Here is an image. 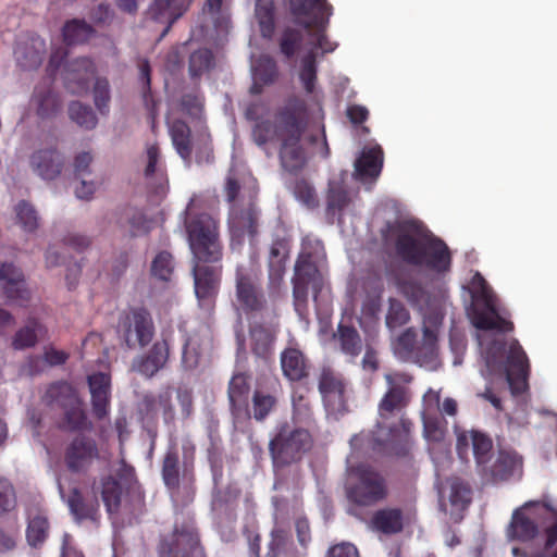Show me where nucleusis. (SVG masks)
Listing matches in <instances>:
<instances>
[{
  "mask_svg": "<svg viewBox=\"0 0 557 557\" xmlns=\"http://www.w3.org/2000/svg\"><path fill=\"white\" fill-rule=\"evenodd\" d=\"M306 126L305 102L294 97L277 110L273 123L262 120L255 124L252 139L268 156L273 154V147L278 144L282 166L288 172H296L304 168L308 159L302 144Z\"/></svg>",
  "mask_w": 557,
  "mask_h": 557,
  "instance_id": "obj_3",
  "label": "nucleus"
},
{
  "mask_svg": "<svg viewBox=\"0 0 557 557\" xmlns=\"http://www.w3.org/2000/svg\"><path fill=\"white\" fill-rule=\"evenodd\" d=\"M288 256V247L285 242H276L272 245L269 259V280L273 288L280 286Z\"/></svg>",
  "mask_w": 557,
  "mask_h": 557,
  "instance_id": "obj_38",
  "label": "nucleus"
},
{
  "mask_svg": "<svg viewBox=\"0 0 557 557\" xmlns=\"http://www.w3.org/2000/svg\"><path fill=\"white\" fill-rule=\"evenodd\" d=\"M521 468V458L515 451L500 450L483 476L493 481L507 480L511 476L520 475Z\"/></svg>",
  "mask_w": 557,
  "mask_h": 557,
  "instance_id": "obj_31",
  "label": "nucleus"
},
{
  "mask_svg": "<svg viewBox=\"0 0 557 557\" xmlns=\"http://www.w3.org/2000/svg\"><path fill=\"white\" fill-rule=\"evenodd\" d=\"M372 524L383 533H397L403 529L404 516L399 509H383L375 513Z\"/></svg>",
  "mask_w": 557,
  "mask_h": 557,
  "instance_id": "obj_41",
  "label": "nucleus"
},
{
  "mask_svg": "<svg viewBox=\"0 0 557 557\" xmlns=\"http://www.w3.org/2000/svg\"><path fill=\"white\" fill-rule=\"evenodd\" d=\"M162 478L170 490L176 488L178 483V457L173 451H168L165 455L162 467Z\"/></svg>",
  "mask_w": 557,
  "mask_h": 557,
  "instance_id": "obj_56",
  "label": "nucleus"
},
{
  "mask_svg": "<svg viewBox=\"0 0 557 557\" xmlns=\"http://www.w3.org/2000/svg\"><path fill=\"white\" fill-rule=\"evenodd\" d=\"M334 336L338 341L344 354L350 357H356L360 354L362 343L358 332L354 327L339 324L338 332Z\"/></svg>",
  "mask_w": 557,
  "mask_h": 557,
  "instance_id": "obj_45",
  "label": "nucleus"
},
{
  "mask_svg": "<svg viewBox=\"0 0 557 557\" xmlns=\"http://www.w3.org/2000/svg\"><path fill=\"white\" fill-rule=\"evenodd\" d=\"M202 113V101L197 95L183 96L180 108L172 107L166 122L172 144L178 156L186 162L189 161L193 151V137L190 127L181 115H188L193 121L199 120Z\"/></svg>",
  "mask_w": 557,
  "mask_h": 557,
  "instance_id": "obj_11",
  "label": "nucleus"
},
{
  "mask_svg": "<svg viewBox=\"0 0 557 557\" xmlns=\"http://www.w3.org/2000/svg\"><path fill=\"white\" fill-rule=\"evenodd\" d=\"M253 20L264 38H271L275 27L274 0H256Z\"/></svg>",
  "mask_w": 557,
  "mask_h": 557,
  "instance_id": "obj_39",
  "label": "nucleus"
},
{
  "mask_svg": "<svg viewBox=\"0 0 557 557\" xmlns=\"http://www.w3.org/2000/svg\"><path fill=\"white\" fill-rule=\"evenodd\" d=\"M16 505L15 491L11 482L0 478V515L11 511Z\"/></svg>",
  "mask_w": 557,
  "mask_h": 557,
  "instance_id": "obj_60",
  "label": "nucleus"
},
{
  "mask_svg": "<svg viewBox=\"0 0 557 557\" xmlns=\"http://www.w3.org/2000/svg\"><path fill=\"white\" fill-rule=\"evenodd\" d=\"M319 389L326 411L338 414L346 409V385L339 374L324 370L321 374Z\"/></svg>",
  "mask_w": 557,
  "mask_h": 557,
  "instance_id": "obj_21",
  "label": "nucleus"
},
{
  "mask_svg": "<svg viewBox=\"0 0 557 557\" xmlns=\"http://www.w3.org/2000/svg\"><path fill=\"white\" fill-rule=\"evenodd\" d=\"M324 247L315 237L306 236L302 239L301 251L295 265L294 300L295 309L301 314L311 288L313 298L323 290L324 285Z\"/></svg>",
  "mask_w": 557,
  "mask_h": 557,
  "instance_id": "obj_8",
  "label": "nucleus"
},
{
  "mask_svg": "<svg viewBox=\"0 0 557 557\" xmlns=\"http://www.w3.org/2000/svg\"><path fill=\"white\" fill-rule=\"evenodd\" d=\"M66 52L55 50L50 58V67L60 71L65 87L73 94H83L88 90L89 82L95 75L94 63L87 58L74 59L63 66L62 60Z\"/></svg>",
  "mask_w": 557,
  "mask_h": 557,
  "instance_id": "obj_17",
  "label": "nucleus"
},
{
  "mask_svg": "<svg viewBox=\"0 0 557 557\" xmlns=\"http://www.w3.org/2000/svg\"><path fill=\"white\" fill-rule=\"evenodd\" d=\"M47 533L48 521L45 516L38 513L29 519L26 537L32 546L41 544L46 540Z\"/></svg>",
  "mask_w": 557,
  "mask_h": 557,
  "instance_id": "obj_53",
  "label": "nucleus"
},
{
  "mask_svg": "<svg viewBox=\"0 0 557 557\" xmlns=\"http://www.w3.org/2000/svg\"><path fill=\"white\" fill-rule=\"evenodd\" d=\"M45 42L36 37L32 39V50L28 52L26 47L18 46L15 50V57L21 67L32 70L39 66L42 62V52Z\"/></svg>",
  "mask_w": 557,
  "mask_h": 557,
  "instance_id": "obj_42",
  "label": "nucleus"
},
{
  "mask_svg": "<svg viewBox=\"0 0 557 557\" xmlns=\"http://www.w3.org/2000/svg\"><path fill=\"white\" fill-rule=\"evenodd\" d=\"M295 197L305 206L312 208L317 205V196L313 188L307 182H297L294 188Z\"/></svg>",
  "mask_w": 557,
  "mask_h": 557,
  "instance_id": "obj_64",
  "label": "nucleus"
},
{
  "mask_svg": "<svg viewBox=\"0 0 557 557\" xmlns=\"http://www.w3.org/2000/svg\"><path fill=\"white\" fill-rule=\"evenodd\" d=\"M70 510L77 521L90 519L96 521L98 518V506L86 505L81 495L75 491L67 500Z\"/></svg>",
  "mask_w": 557,
  "mask_h": 557,
  "instance_id": "obj_52",
  "label": "nucleus"
},
{
  "mask_svg": "<svg viewBox=\"0 0 557 557\" xmlns=\"http://www.w3.org/2000/svg\"><path fill=\"white\" fill-rule=\"evenodd\" d=\"M226 196L231 205L230 230L232 248L242 245L246 234L256 233L257 211L251 202L257 184L250 173L232 169L226 180Z\"/></svg>",
  "mask_w": 557,
  "mask_h": 557,
  "instance_id": "obj_7",
  "label": "nucleus"
},
{
  "mask_svg": "<svg viewBox=\"0 0 557 557\" xmlns=\"http://www.w3.org/2000/svg\"><path fill=\"white\" fill-rule=\"evenodd\" d=\"M146 165L144 170L147 184L153 188L157 194H162L166 187V176L160 159L158 146L150 144L146 147Z\"/></svg>",
  "mask_w": 557,
  "mask_h": 557,
  "instance_id": "obj_32",
  "label": "nucleus"
},
{
  "mask_svg": "<svg viewBox=\"0 0 557 557\" xmlns=\"http://www.w3.org/2000/svg\"><path fill=\"white\" fill-rule=\"evenodd\" d=\"M440 507L448 512L455 521L461 519V512L470 503V490L458 479H453L447 486L438 487Z\"/></svg>",
  "mask_w": 557,
  "mask_h": 557,
  "instance_id": "obj_23",
  "label": "nucleus"
},
{
  "mask_svg": "<svg viewBox=\"0 0 557 557\" xmlns=\"http://www.w3.org/2000/svg\"><path fill=\"white\" fill-rule=\"evenodd\" d=\"M212 64V54L207 49H200L191 53L189 59V73L197 77L209 70Z\"/></svg>",
  "mask_w": 557,
  "mask_h": 557,
  "instance_id": "obj_59",
  "label": "nucleus"
},
{
  "mask_svg": "<svg viewBox=\"0 0 557 557\" xmlns=\"http://www.w3.org/2000/svg\"><path fill=\"white\" fill-rule=\"evenodd\" d=\"M535 504H525L523 508L517 509L512 515L511 523L508 528V536L520 541H529L537 533V527L531 517L527 516L525 510Z\"/></svg>",
  "mask_w": 557,
  "mask_h": 557,
  "instance_id": "obj_37",
  "label": "nucleus"
},
{
  "mask_svg": "<svg viewBox=\"0 0 557 557\" xmlns=\"http://www.w3.org/2000/svg\"><path fill=\"white\" fill-rule=\"evenodd\" d=\"M293 403V421L294 424H307L311 418V410L309 401L301 394L295 392L292 398Z\"/></svg>",
  "mask_w": 557,
  "mask_h": 557,
  "instance_id": "obj_58",
  "label": "nucleus"
},
{
  "mask_svg": "<svg viewBox=\"0 0 557 557\" xmlns=\"http://www.w3.org/2000/svg\"><path fill=\"white\" fill-rule=\"evenodd\" d=\"M98 458V449L91 438L77 436L69 445L65 454L67 467L73 471L86 470Z\"/></svg>",
  "mask_w": 557,
  "mask_h": 557,
  "instance_id": "obj_27",
  "label": "nucleus"
},
{
  "mask_svg": "<svg viewBox=\"0 0 557 557\" xmlns=\"http://www.w3.org/2000/svg\"><path fill=\"white\" fill-rule=\"evenodd\" d=\"M69 116L78 126L91 129L97 125V117L91 108L78 101H73L69 104Z\"/></svg>",
  "mask_w": 557,
  "mask_h": 557,
  "instance_id": "obj_49",
  "label": "nucleus"
},
{
  "mask_svg": "<svg viewBox=\"0 0 557 557\" xmlns=\"http://www.w3.org/2000/svg\"><path fill=\"white\" fill-rule=\"evenodd\" d=\"M470 292L472 323L476 329L484 331L478 334V342L485 366L481 373L488 382L485 393L479 396L488 400L496 409H500V399L493 394L492 387L499 384L508 387L515 396L522 394L528 386L529 361L516 339L504 344L486 333L492 330L509 332L512 330V323L502 315L496 296L480 273L473 275Z\"/></svg>",
  "mask_w": 557,
  "mask_h": 557,
  "instance_id": "obj_1",
  "label": "nucleus"
},
{
  "mask_svg": "<svg viewBox=\"0 0 557 557\" xmlns=\"http://www.w3.org/2000/svg\"><path fill=\"white\" fill-rule=\"evenodd\" d=\"M44 400L50 406H58L63 409L64 428L69 430L88 428L87 417L72 385L63 382L50 385L46 391Z\"/></svg>",
  "mask_w": 557,
  "mask_h": 557,
  "instance_id": "obj_14",
  "label": "nucleus"
},
{
  "mask_svg": "<svg viewBox=\"0 0 557 557\" xmlns=\"http://www.w3.org/2000/svg\"><path fill=\"white\" fill-rule=\"evenodd\" d=\"M441 395L438 391L429 389L423 396V426L424 437L429 442V451L440 475L441 469L449 462V449L444 443L446 429L443 421L436 416Z\"/></svg>",
  "mask_w": 557,
  "mask_h": 557,
  "instance_id": "obj_12",
  "label": "nucleus"
},
{
  "mask_svg": "<svg viewBox=\"0 0 557 557\" xmlns=\"http://www.w3.org/2000/svg\"><path fill=\"white\" fill-rule=\"evenodd\" d=\"M388 389L380 403L379 411L381 421L377 423L375 434H360L351 438V447L360 449L363 446L379 450L384 446L398 442H407L411 423L400 420L399 426H389L386 423L388 414L400 409L407 399V385L411 377L406 373H391L385 375Z\"/></svg>",
  "mask_w": 557,
  "mask_h": 557,
  "instance_id": "obj_6",
  "label": "nucleus"
},
{
  "mask_svg": "<svg viewBox=\"0 0 557 557\" xmlns=\"http://www.w3.org/2000/svg\"><path fill=\"white\" fill-rule=\"evenodd\" d=\"M252 86L251 92L259 94L264 85L274 82L277 76V69L269 55H260L258 59L251 54Z\"/></svg>",
  "mask_w": 557,
  "mask_h": 557,
  "instance_id": "obj_34",
  "label": "nucleus"
},
{
  "mask_svg": "<svg viewBox=\"0 0 557 557\" xmlns=\"http://www.w3.org/2000/svg\"><path fill=\"white\" fill-rule=\"evenodd\" d=\"M169 357V346L165 341L157 342L146 358L134 362V369L150 377L164 367Z\"/></svg>",
  "mask_w": 557,
  "mask_h": 557,
  "instance_id": "obj_35",
  "label": "nucleus"
},
{
  "mask_svg": "<svg viewBox=\"0 0 557 557\" xmlns=\"http://www.w3.org/2000/svg\"><path fill=\"white\" fill-rule=\"evenodd\" d=\"M410 319L409 312L406 307L397 299L391 298L388 300V310L385 318L386 326L389 330L399 327L406 324Z\"/></svg>",
  "mask_w": 557,
  "mask_h": 557,
  "instance_id": "obj_55",
  "label": "nucleus"
},
{
  "mask_svg": "<svg viewBox=\"0 0 557 557\" xmlns=\"http://www.w3.org/2000/svg\"><path fill=\"white\" fill-rule=\"evenodd\" d=\"M259 268L255 260L238 264L235 276V305L238 310L257 311L264 304L259 287Z\"/></svg>",
  "mask_w": 557,
  "mask_h": 557,
  "instance_id": "obj_15",
  "label": "nucleus"
},
{
  "mask_svg": "<svg viewBox=\"0 0 557 557\" xmlns=\"http://www.w3.org/2000/svg\"><path fill=\"white\" fill-rule=\"evenodd\" d=\"M119 332L129 348H136L151 342L154 327L150 314L143 309H136L122 315Z\"/></svg>",
  "mask_w": 557,
  "mask_h": 557,
  "instance_id": "obj_18",
  "label": "nucleus"
},
{
  "mask_svg": "<svg viewBox=\"0 0 557 557\" xmlns=\"http://www.w3.org/2000/svg\"><path fill=\"white\" fill-rule=\"evenodd\" d=\"M88 384L95 414L102 418L108 412L110 377L107 373H96L88 376Z\"/></svg>",
  "mask_w": 557,
  "mask_h": 557,
  "instance_id": "obj_33",
  "label": "nucleus"
},
{
  "mask_svg": "<svg viewBox=\"0 0 557 557\" xmlns=\"http://www.w3.org/2000/svg\"><path fill=\"white\" fill-rule=\"evenodd\" d=\"M42 326L37 321H28L27 324L15 334L13 347L15 349H24L34 346L38 337L42 335Z\"/></svg>",
  "mask_w": 557,
  "mask_h": 557,
  "instance_id": "obj_47",
  "label": "nucleus"
},
{
  "mask_svg": "<svg viewBox=\"0 0 557 557\" xmlns=\"http://www.w3.org/2000/svg\"><path fill=\"white\" fill-rule=\"evenodd\" d=\"M275 398L263 392H255L252 398L253 418L258 421L263 420L275 406Z\"/></svg>",
  "mask_w": 557,
  "mask_h": 557,
  "instance_id": "obj_57",
  "label": "nucleus"
},
{
  "mask_svg": "<svg viewBox=\"0 0 557 557\" xmlns=\"http://www.w3.org/2000/svg\"><path fill=\"white\" fill-rule=\"evenodd\" d=\"M281 366L284 375L290 381H298L307 373L304 356L295 348H289L282 352Z\"/></svg>",
  "mask_w": 557,
  "mask_h": 557,
  "instance_id": "obj_40",
  "label": "nucleus"
},
{
  "mask_svg": "<svg viewBox=\"0 0 557 557\" xmlns=\"http://www.w3.org/2000/svg\"><path fill=\"white\" fill-rule=\"evenodd\" d=\"M161 557H205L199 547L198 535L191 524L175 530L170 540L160 546Z\"/></svg>",
  "mask_w": 557,
  "mask_h": 557,
  "instance_id": "obj_20",
  "label": "nucleus"
},
{
  "mask_svg": "<svg viewBox=\"0 0 557 557\" xmlns=\"http://www.w3.org/2000/svg\"><path fill=\"white\" fill-rule=\"evenodd\" d=\"M354 459V455L347 458L349 499L359 505H371L383 498L385 495L383 479L369 466L355 467Z\"/></svg>",
  "mask_w": 557,
  "mask_h": 557,
  "instance_id": "obj_13",
  "label": "nucleus"
},
{
  "mask_svg": "<svg viewBox=\"0 0 557 557\" xmlns=\"http://www.w3.org/2000/svg\"><path fill=\"white\" fill-rule=\"evenodd\" d=\"M211 346V334L208 326L202 325L199 331L187 337L184 348L182 362L186 369L197 368Z\"/></svg>",
  "mask_w": 557,
  "mask_h": 557,
  "instance_id": "obj_28",
  "label": "nucleus"
},
{
  "mask_svg": "<svg viewBox=\"0 0 557 557\" xmlns=\"http://www.w3.org/2000/svg\"><path fill=\"white\" fill-rule=\"evenodd\" d=\"M351 198L343 188L339 181H331L327 197V210L331 214H338V223H342V212L348 208Z\"/></svg>",
  "mask_w": 557,
  "mask_h": 557,
  "instance_id": "obj_43",
  "label": "nucleus"
},
{
  "mask_svg": "<svg viewBox=\"0 0 557 557\" xmlns=\"http://www.w3.org/2000/svg\"><path fill=\"white\" fill-rule=\"evenodd\" d=\"M195 294L199 306L210 311L219 285V272L215 268L197 263L194 267Z\"/></svg>",
  "mask_w": 557,
  "mask_h": 557,
  "instance_id": "obj_24",
  "label": "nucleus"
},
{
  "mask_svg": "<svg viewBox=\"0 0 557 557\" xmlns=\"http://www.w3.org/2000/svg\"><path fill=\"white\" fill-rule=\"evenodd\" d=\"M364 299L362 302V315L360 324L371 326L377 321L381 308V297L384 290L383 281L380 277H370L363 283Z\"/></svg>",
  "mask_w": 557,
  "mask_h": 557,
  "instance_id": "obj_30",
  "label": "nucleus"
},
{
  "mask_svg": "<svg viewBox=\"0 0 557 557\" xmlns=\"http://www.w3.org/2000/svg\"><path fill=\"white\" fill-rule=\"evenodd\" d=\"M289 7L296 22L308 29L310 47L300 60L298 76L306 91L312 92L317 78L314 50L329 53L337 48L325 35L333 8L326 0H289Z\"/></svg>",
  "mask_w": 557,
  "mask_h": 557,
  "instance_id": "obj_5",
  "label": "nucleus"
},
{
  "mask_svg": "<svg viewBox=\"0 0 557 557\" xmlns=\"http://www.w3.org/2000/svg\"><path fill=\"white\" fill-rule=\"evenodd\" d=\"M383 236L387 244L395 246L397 255L404 261L436 273L449 271L451 258L448 247L420 223L398 221L387 225Z\"/></svg>",
  "mask_w": 557,
  "mask_h": 557,
  "instance_id": "obj_4",
  "label": "nucleus"
},
{
  "mask_svg": "<svg viewBox=\"0 0 557 557\" xmlns=\"http://www.w3.org/2000/svg\"><path fill=\"white\" fill-rule=\"evenodd\" d=\"M91 27L83 21L73 20L65 24L63 28L64 41L69 45L81 44L91 36Z\"/></svg>",
  "mask_w": 557,
  "mask_h": 557,
  "instance_id": "obj_51",
  "label": "nucleus"
},
{
  "mask_svg": "<svg viewBox=\"0 0 557 557\" xmlns=\"http://www.w3.org/2000/svg\"><path fill=\"white\" fill-rule=\"evenodd\" d=\"M94 101L100 112H107L110 101V88L107 79L98 78L94 86Z\"/></svg>",
  "mask_w": 557,
  "mask_h": 557,
  "instance_id": "obj_61",
  "label": "nucleus"
},
{
  "mask_svg": "<svg viewBox=\"0 0 557 557\" xmlns=\"http://www.w3.org/2000/svg\"><path fill=\"white\" fill-rule=\"evenodd\" d=\"M74 187L76 198L81 200H91L95 194L102 187L103 177L101 174H92L91 176H79Z\"/></svg>",
  "mask_w": 557,
  "mask_h": 557,
  "instance_id": "obj_48",
  "label": "nucleus"
},
{
  "mask_svg": "<svg viewBox=\"0 0 557 557\" xmlns=\"http://www.w3.org/2000/svg\"><path fill=\"white\" fill-rule=\"evenodd\" d=\"M33 172L44 181H53L64 168V157L53 148L36 150L29 159Z\"/></svg>",
  "mask_w": 557,
  "mask_h": 557,
  "instance_id": "obj_25",
  "label": "nucleus"
},
{
  "mask_svg": "<svg viewBox=\"0 0 557 557\" xmlns=\"http://www.w3.org/2000/svg\"><path fill=\"white\" fill-rule=\"evenodd\" d=\"M0 281L9 304L22 306L27 301L29 292L25 287L22 272L11 263L0 265Z\"/></svg>",
  "mask_w": 557,
  "mask_h": 557,
  "instance_id": "obj_29",
  "label": "nucleus"
},
{
  "mask_svg": "<svg viewBox=\"0 0 557 557\" xmlns=\"http://www.w3.org/2000/svg\"><path fill=\"white\" fill-rule=\"evenodd\" d=\"M194 202L195 199L191 198L184 212L190 249L199 262L216 261L220 258L216 223L208 214L190 220Z\"/></svg>",
  "mask_w": 557,
  "mask_h": 557,
  "instance_id": "obj_10",
  "label": "nucleus"
},
{
  "mask_svg": "<svg viewBox=\"0 0 557 557\" xmlns=\"http://www.w3.org/2000/svg\"><path fill=\"white\" fill-rule=\"evenodd\" d=\"M457 451L461 459H468L470 448L481 474L488 470L492 459V440L479 431H456Z\"/></svg>",
  "mask_w": 557,
  "mask_h": 557,
  "instance_id": "obj_19",
  "label": "nucleus"
},
{
  "mask_svg": "<svg viewBox=\"0 0 557 557\" xmlns=\"http://www.w3.org/2000/svg\"><path fill=\"white\" fill-rule=\"evenodd\" d=\"M399 294L416 306L422 321V339L417 342V334L412 327L404 331L394 342L393 350L401 360H414L421 367L435 370L440 366L437 359V343L448 302L441 294L430 296L411 277L399 275L395 281Z\"/></svg>",
  "mask_w": 557,
  "mask_h": 557,
  "instance_id": "obj_2",
  "label": "nucleus"
},
{
  "mask_svg": "<svg viewBox=\"0 0 557 557\" xmlns=\"http://www.w3.org/2000/svg\"><path fill=\"white\" fill-rule=\"evenodd\" d=\"M301 40V34L295 29H286L281 39V51L286 55L290 57L299 48Z\"/></svg>",
  "mask_w": 557,
  "mask_h": 557,
  "instance_id": "obj_62",
  "label": "nucleus"
},
{
  "mask_svg": "<svg viewBox=\"0 0 557 557\" xmlns=\"http://www.w3.org/2000/svg\"><path fill=\"white\" fill-rule=\"evenodd\" d=\"M193 0H154L150 14L157 21L168 22L169 27L188 9Z\"/></svg>",
  "mask_w": 557,
  "mask_h": 557,
  "instance_id": "obj_36",
  "label": "nucleus"
},
{
  "mask_svg": "<svg viewBox=\"0 0 557 557\" xmlns=\"http://www.w3.org/2000/svg\"><path fill=\"white\" fill-rule=\"evenodd\" d=\"M251 347L256 355L265 356L274 341V330L268 325H253L250 330Z\"/></svg>",
  "mask_w": 557,
  "mask_h": 557,
  "instance_id": "obj_46",
  "label": "nucleus"
},
{
  "mask_svg": "<svg viewBox=\"0 0 557 557\" xmlns=\"http://www.w3.org/2000/svg\"><path fill=\"white\" fill-rule=\"evenodd\" d=\"M151 272L160 281H171L174 272V261L171 253L166 251L159 252L152 261Z\"/></svg>",
  "mask_w": 557,
  "mask_h": 557,
  "instance_id": "obj_54",
  "label": "nucleus"
},
{
  "mask_svg": "<svg viewBox=\"0 0 557 557\" xmlns=\"http://www.w3.org/2000/svg\"><path fill=\"white\" fill-rule=\"evenodd\" d=\"M92 160L94 157L88 151L77 153L73 162L75 177L91 176L94 174L90 168Z\"/></svg>",
  "mask_w": 557,
  "mask_h": 557,
  "instance_id": "obj_63",
  "label": "nucleus"
},
{
  "mask_svg": "<svg viewBox=\"0 0 557 557\" xmlns=\"http://www.w3.org/2000/svg\"><path fill=\"white\" fill-rule=\"evenodd\" d=\"M16 223L24 232L33 233L39 225V219L34 207L26 202L21 201L15 207Z\"/></svg>",
  "mask_w": 557,
  "mask_h": 557,
  "instance_id": "obj_50",
  "label": "nucleus"
},
{
  "mask_svg": "<svg viewBox=\"0 0 557 557\" xmlns=\"http://www.w3.org/2000/svg\"><path fill=\"white\" fill-rule=\"evenodd\" d=\"M249 395V383L246 375L235 374L228 386V399L234 410H240L247 407Z\"/></svg>",
  "mask_w": 557,
  "mask_h": 557,
  "instance_id": "obj_44",
  "label": "nucleus"
},
{
  "mask_svg": "<svg viewBox=\"0 0 557 557\" xmlns=\"http://www.w3.org/2000/svg\"><path fill=\"white\" fill-rule=\"evenodd\" d=\"M310 447L311 436L300 425H283L270 443L274 463H286L296 460Z\"/></svg>",
  "mask_w": 557,
  "mask_h": 557,
  "instance_id": "obj_16",
  "label": "nucleus"
},
{
  "mask_svg": "<svg viewBox=\"0 0 557 557\" xmlns=\"http://www.w3.org/2000/svg\"><path fill=\"white\" fill-rule=\"evenodd\" d=\"M102 502L109 515L133 513L143 505V494L134 476V469L121 462L114 475L103 479L100 486Z\"/></svg>",
  "mask_w": 557,
  "mask_h": 557,
  "instance_id": "obj_9",
  "label": "nucleus"
},
{
  "mask_svg": "<svg viewBox=\"0 0 557 557\" xmlns=\"http://www.w3.org/2000/svg\"><path fill=\"white\" fill-rule=\"evenodd\" d=\"M28 110L40 121L52 120L60 112V98L53 91L49 81H45L35 87Z\"/></svg>",
  "mask_w": 557,
  "mask_h": 557,
  "instance_id": "obj_22",
  "label": "nucleus"
},
{
  "mask_svg": "<svg viewBox=\"0 0 557 557\" xmlns=\"http://www.w3.org/2000/svg\"><path fill=\"white\" fill-rule=\"evenodd\" d=\"M384 154L380 145L364 147L355 161V175L362 183H373L380 176Z\"/></svg>",
  "mask_w": 557,
  "mask_h": 557,
  "instance_id": "obj_26",
  "label": "nucleus"
}]
</instances>
